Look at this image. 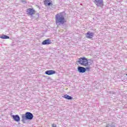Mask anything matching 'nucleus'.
Here are the masks:
<instances>
[{"instance_id": "obj_3", "label": "nucleus", "mask_w": 127, "mask_h": 127, "mask_svg": "<svg viewBox=\"0 0 127 127\" xmlns=\"http://www.w3.org/2000/svg\"><path fill=\"white\" fill-rule=\"evenodd\" d=\"M22 122L24 123L25 120H32L33 119V115L30 112H26L25 115H22Z\"/></svg>"}, {"instance_id": "obj_1", "label": "nucleus", "mask_w": 127, "mask_h": 127, "mask_svg": "<svg viewBox=\"0 0 127 127\" xmlns=\"http://www.w3.org/2000/svg\"><path fill=\"white\" fill-rule=\"evenodd\" d=\"M67 22V21L64 17V13L60 12L56 14V23H61V24H64Z\"/></svg>"}, {"instance_id": "obj_9", "label": "nucleus", "mask_w": 127, "mask_h": 127, "mask_svg": "<svg viewBox=\"0 0 127 127\" xmlns=\"http://www.w3.org/2000/svg\"><path fill=\"white\" fill-rule=\"evenodd\" d=\"M77 69L80 73H85L86 72V68L84 67L78 66Z\"/></svg>"}, {"instance_id": "obj_8", "label": "nucleus", "mask_w": 127, "mask_h": 127, "mask_svg": "<svg viewBox=\"0 0 127 127\" xmlns=\"http://www.w3.org/2000/svg\"><path fill=\"white\" fill-rule=\"evenodd\" d=\"M45 74L49 75H53V74H56V71L54 70H47L45 71Z\"/></svg>"}, {"instance_id": "obj_4", "label": "nucleus", "mask_w": 127, "mask_h": 127, "mask_svg": "<svg viewBox=\"0 0 127 127\" xmlns=\"http://www.w3.org/2000/svg\"><path fill=\"white\" fill-rule=\"evenodd\" d=\"M94 2L97 6L100 7L104 6V0H94Z\"/></svg>"}, {"instance_id": "obj_10", "label": "nucleus", "mask_w": 127, "mask_h": 127, "mask_svg": "<svg viewBox=\"0 0 127 127\" xmlns=\"http://www.w3.org/2000/svg\"><path fill=\"white\" fill-rule=\"evenodd\" d=\"M42 44L43 45H49L51 44V40L49 39H47L42 42Z\"/></svg>"}, {"instance_id": "obj_6", "label": "nucleus", "mask_w": 127, "mask_h": 127, "mask_svg": "<svg viewBox=\"0 0 127 127\" xmlns=\"http://www.w3.org/2000/svg\"><path fill=\"white\" fill-rule=\"evenodd\" d=\"M85 35L87 38L92 39V38L94 37V33L88 31L86 34H85Z\"/></svg>"}, {"instance_id": "obj_5", "label": "nucleus", "mask_w": 127, "mask_h": 127, "mask_svg": "<svg viewBox=\"0 0 127 127\" xmlns=\"http://www.w3.org/2000/svg\"><path fill=\"white\" fill-rule=\"evenodd\" d=\"M26 12L28 15H34V14H35V12H36L33 8H27Z\"/></svg>"}, {"instance_id": "obj_7", "label": "nucleus", "mask_w": 127, "mask_h": 127, "mask_svg": "<svg viewBox=\"0 0 127 127\" xmlns=\"http://www.w3.org/2000/svg\"><path fill=\"white\" fill-rule=\"evenodd\" d=\"M12 117L15 122H17V123H18V122H20V118L19 117V116L13 115L12 116Z\"/></svg>"}, {"instance_id": "obj_18", "label": "nucleus", "mask_w": 127, "mask_h": 127, "mask_svg": "<svg viewBox=\"0 0 127 127\" xmlns=\"http://www.w3.org/2000/svg\"><path fill=\"white\" fill-rule=\"evenodd\" d=\"M126 76H127V74H126Z\"/></svg>"}, {"instance_id": "obj_12", "label": "nucleus", "mask_w": 127, "mask_h": 127, "mask_svg": "<svg viewBox=\"0 0 127 127\" xmlns=\"http://www.w3.org/2000/svg\"><path fill=\"white\" fill-rule=\"evenodd\" d=\"M63 98H64V99H66V100H72V97L67 95V94H65L64 95V96H63Z\"/></svg>"}, {"instance_id": "obj_14", "label": "nucleus", "mask_w": 127, "mask_h": 127, "mask_svg": "<svg viewBox=\"0 0 127 127\" xmlns=\"http://www.w3.org/2000/svg\"><path fill=\"white\" fill-rule=\"evenodd\" d=\"M52 127H57V126L56 124H53L52 125Z\"/></svg>"}, {"instance_id": "obj_11", "label": "nucleus", "mask_w": 127, "mask_h": 127, "mask_svg": "<svg viewBox=\"0 0 127 127\" xmlns=\"http://www.w3.org/2000/svg\"><path fill=\"white\" fill-rule=\"evenodd\" d=\"M51 0H45L44 1V3L45 5H52V3L51 2Z\"/></svg>"}, {"instance_id": "obj_2", "label": "nucleus", "mask_w": 127, "mask_h": 127, "mask_svg": "<svg viewBox=\"0 0 127 127\" xmlns=\"http://www.w3.org/2000/svg\"><path fill=\"white\" fill-rule=\"evenodd\" d=\"M77 62L82 66H84L85 67L89 66V62L88 61L87 58L85 57L79 58Z\"/></svg>"}, {"instance_id": "obj_16", "label": "nucleus", "mask_w": 127, "mask_h": 127, "mask_svg": "<svg viewBox=\"0 0 127 127\" xmlns=\"http://www.w3.org/2000/svg\"><path fill=\"white\" fill-rule=\"evenodd\" d=\"M22 2H25V3H26V1L25 0H22Z\"/></svg>"}, {"instance_id": "obj_17", "label": "nucleus", "mask_w": 127, "mask_h": 127, "mask_svg": "<svg viewBox=\"0 0 127 127\" xmlns=\"http://www.w3.org/2000/svg\"><path fill=\"white\" fill-rule=\"evenodd\" d=\"M106 127H108V126H106Z\"/></svg>"}, {"instance_id": "obj_15", "label": "nucleus", "mask_w": 127, "mask_h": 127, "mask_svg": "<svg viewBox=\"0 0 127 127\" xmlns=\"http://www.w3.org/2000/svg\"><path fill=\"white\" fill-rule=\"evenodd\" d=\"M85 69L86 70H88L89 71L90 70V67H87Z\"/></svg>"}, {"instance_id": "obj_13", "label": "nucleus", "mask_w": 127, "mask_h": 127, "mask_svg": "<svg viewBox=\"0 0 127 127\" xmlns=\"http://www.w3.org/2000/svg\"><path fill=\"white\" fill-rule=\"evenodd\" d=\"M0 38L2 39H9V37L5 35H2L0 36Z\"/></svg>"}]
</instances>
